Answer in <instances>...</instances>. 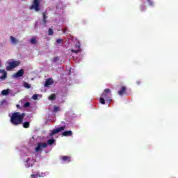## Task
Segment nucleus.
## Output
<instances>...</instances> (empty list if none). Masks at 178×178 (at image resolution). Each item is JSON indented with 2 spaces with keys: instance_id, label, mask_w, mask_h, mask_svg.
I'll use <instances>...</instances> for the list:
<instances>
[{
  "instance_id": "nucleus-1",
  "label": "nucleus",
  "mask_w": 178,
  "mask_h": 178,
  "mask_svg": "<svg viewBox=\"0 0 178 178\" xmlns=\"http://www.w3.org/2000/svg\"><path fill=\"white\" fill-rule=\"evenodd\" d=\"M26 113L20 112H15L10 116V122L13 126H19L23 124V119H24Z\"/></svg>"
},
{
  "instance_id": "nucleus-2",
  "label": "nucleus",
  "mask_w": 178,
  "mask_h": 178,
  "mask_svg": "<svg viewBox=\"0 0 178 178\" xmlns=\"http://www.w3.org/2000/svg\"><path fill=\"white\" fill-rule=\"evenodd\" d=\"M111 89L106 88L104 90V92L102 94L101 97L102 98H104L106 101L108 102H111L112 99H111Z\"/></svg>"
},
{
  "instance_id": "nucleus-3",
  "label": "nucleus",
  "mask_w": 178,
  "mask_h": 178,
  "mask_svg": "<svg viewBox=\"0 0 178 178\" xmlns=\"http://www.w3.org/2000/svg\"><path fill=\"white\" fill-rule=\"evenodd\" d=\"M30 10L34 9L35 12H40V0H33L32 5L29 8Z\"/></svg>"
},
{
  "instance_id": "nucleus-4",
  "label": "nucleus",
  "mask_w": 178,
  "mask_h": 178,
  "mask_svg": "<svg viewBox=\"0 0 178 178\" xmlns=\"http://www.w3.org/2000/svg\"><path fill=\"white\" fill-rule=\"evenodd\" d=\"M19 65H20V61L13 60V61L8 63V66H7L6 69L8 71H10V70H12V69H15V67H17V66H19Z\"/></svg>"
},
{
  "instance_id": "nucleus-5",
  "label": "nucleus",
  "mask_w": 178,
  "mask_h": 178,
  "mask_svg": "<svg viewBox=\"0 0 178 178\" xmlns=\"http://www.w3.org/2000/svg\"><path fill=\"white\" fill-rule=\"evenodd\" d=\"M66 129V125H64L63 127H58L57 129H53L51 133L49 134V136L52 137L53 136H55V134H58V133H60V131H63Z\"/></svg>"
},
{
  "instance_id": "nucleus-6",
  "label": "nucleus",
  "mask_w": 178,
  "mask_h": 178,
  "mask_svg": "<svg viewBox=\"0 0 178 178\" xmlns=\"http://www.w3.org/2000/svg\"><path fill=\"white\" fill-rule=\"evenodd\" d=\"M47 146L48 145H47L46 143H38V146L35 148V151H36V152H40V151H42L44 148H47Z\"/></svg>"
},
{
  "instance_id": "nucleus-7",
  "label": "nucleus",
  "mask_w": 178,
  "mask_h": 178,
  "mask_svg": "<svg viewBox=\"0 0 178 178\" xmlns=\"http://www.w3.org/2000/svg\"><path fill=\"white\" fill-rule=\"evenodd\" d=\"M23 74H24V70L21 69L13 74V77H15V79H19V77H23Z\"/></svg>"
},
{
  "instance_id": "nucleus-8",
  "label": "nucleus",
  "mask_w": 178,
  "mask_h": 178,
  "mask_svg": "<svg viewBox=\"0 0 178 178\" xmlns=\"http://www.w3.org/2000/svg\"><path fill=\"white\" fill-rule=\"evenodd\" d=\"M127 90V88H126V86H122L121 88V89L118 91V94L120 95V97H123V95H124Z\"/></svg>"
},
{
  "instance_id": "nucleus-9",
  "label": "nucleus",
  "mask_w": 178,
  "mask_h": 178,
  "mask_svg": "<svg viewBox=\"0 0 178 178\" xmlns=\"http://www.w3.org/2000/svg\"><path fill=\"white\" fill-rule=\"evenodd\" d=\"M42 15L43 18L42 24H47V23H48V20H47V19H48V16H47V12L42 13Z\"/></svg>"
},
{
  "instance_id": "nucleus-10",
  "label": "nucleus",
  "mask_w": 178,
  "mask_h": 178,
  "mask_svg": "<svg viewBox=\"0 0 178 178\" xmlns=\"http://www.w3.org/2000/svg\"><path fill=\"white\" fill-rule=\"evenodd\" d=\"M0 73H3V75L0 76L1 80H5L8 77V73H6L5 70H0Z\"/></svg>"
},
{
  "instance_id": "nucleus-11",
  "label": "nucleus",
  "mask_w": 178,
  "mask_h": 178,
  "mask_svg": "<svg viewBox=\"0 0 178 178\" xmlns=\"http://www.w3.org/2000/svg\"><path fill=\"white\" fill-rule=\"evenodd\" d=\"M72 135H73V132L72 131H65L62 134V136H63V137H69Z\"/></svg>"
},
{
  "instance_id": "nucleus-12",
  "label": "nucleus",
  "mask_w": 178,
  "mask_h": 178,
  "mask_svg": "<svg viewBox=\"0 0 178 178\" xmlns=\"http://www.w3.org/2000/svg\"><path fill=\"white\" fill-rule=\"evenodd\" d=\"M61 159H62V161H63V162H67V163H69V162H70V156H63L62 157H61Z\"/></svg>"
},
{
  "instance_id": "nucleus-13",
  "label": "nucleus",
  "mask_w": 178,
  "mask_h": 178,
  "mask_svg": "<svg viewBox=\"0 0 178 178\" xmlns=\"http://www.w3.org/2000/svg\"><path fill=\"white\" fill-rule=\"evenodd\" d=\"M51 84H52V79H48L44 83V86L48 87V86H51Z\"/></svg>"
},
{
  "instance_id": "nucleus-14",
  "label": "nucleus",
  "mask_w": 178,
  "mask_h": 178,
  "mask_svg": "<svg viewBox=\"0 0 178 178\" xmlns=\"http://www.w3.org/2000/svg\"><path fill=\"white\" fill-rule=\"evenodd\" d=\"M22 126L24 129H29V127H30V122L27 121L22 122Z\"/></svg>"
},
{
  "instance_id": "nucleus-15",
  "label": "nucleus",
  "mask_w": 178,
  "mask_h": 178,
  "mask_svg": "<svg viewBox=\"0 0 178 178\" xmlns=\"http://www.w3.org/2000/svg\"><path fill=\"white\" fill-rule=\"evenodd\" d=\"M10 41L11 42H13V44H17V42H19V40H17L15 37L13 36H10Z\"/></svg>"
},
{
  "instance_id": "nucleus-16",
  "label": "nucleus",
  "mask_w": 178,
  "mask_h": 178,
  "mask_svg": "<svg viewBox=\"0 0 178 178\" xmlns=\"http://www.w3.org/2000/svg\"><path fill=\"white\" fill-rule=\"evenodd\" d=\"M54 143H55V139H54V138L49 139L47 140L48 145H52L53 144H54Z\"/></svg>"
},
{
  "instance_id": "nucleus-17",
  "label": "nucleus",
  "mask_w": 178,
  "mask_h": 178,
  "mask_svg": "<svg viewBox=\"0 0 178 178\" xmlns=\"http://www.w3.org/2000/svg\"><path fill=\"white\" fill-rule=\"evenodd\" d=\"M49 99L50 101H54V99H56V95L55 94H51L49 97Z\"/></svg>"
},
{
  "instance_id": "nucleus-18",
  "label": "nucleus",
  "mask_w": 178,
  "mask_h": 178,
  "mask_svg": "<svg viewBox=\"0 0 178 178\" xmlns=\"http://www.w3.org/2000/svg\"><path fill=\"white\" fill-rule=\"evenodd\" d=\"M1 94L2 95H8L9 94V90H3Z\"/></svg>"
},
{
  "instance_id": "nucleus-19",
  "label": "nucleus",
  "mask_w": 178,
  "mask_h": 178,
  "mask_svg": "<svg viewBox=\"0 0 178 178\" xmlns=\"http://www.w3.org/2000/svg\"><path fill=\"white\" fill-rule=\"evenodd\" d=\"M24 87L25 88H31V86H30V84H29V83H27V82H24Z\"/></svg>"
},
{
  "instance_id": "nucleus-20",
  "label": "nucleus",
  "mask_w": 178,
  "mask_h": 178,
  "mask_svg": "<svg viewBox=\"0 0 178 178\" xmlns=\"http://www.w3.org/2000/svg\"><path fill=\"white\" fill-rule=\"evenodd\" d=\"M105 99L104 97H100L99 102L102 104V105H105Z\"/></svg>"
},
{
  "instance_id": "nucleus-21",
  "label": "nucleus",
  "mask_w": 178,
  "mask_h": 178,
  "mask_svg": "<svg viewBox=\"0 0 178 178\" xmlns=\"http://www.w3.org/2000/svg\"><path fill=\"white\" fill-rule=\"evenodd\" d=\"M30 42H31V44H37V40H35V38H32L30 40Z\"/></svg>"
},
{
  "instance_id": "nucleus-22",
  "label": "nucleus",
  "mask_w": 178,
  "mask_h": 178,
  "mask_svg": "<svg viewBox=\"0 0 178 178\" xmlns=\"http://www.w3.org/2000/svg\"><path fill=\"white\" fill-rule=\"evenodd\" d=\"M48 34H49V35H54V30L51 28L49 29Z\"/></svg>"
},
{
  "instance_id": "nucleus-23",
  "label": "nucleus",
  "mask_w": 178,
  "mask_h": 178,
  "mask_svg": "<svg viewBox=\"0 0 178 178\" xmlns=\"http://www.w3.org/2000/svg\"><path fill=\"white\" fill-rule=\"evenodd\" d=\"M32 99H34V101H37V99H38V95L34 94V95L32 96Z\"/></svg>"
},
{
  "instance_id": "nucleus-24",
  "label": "nucleus",
  "mask_w": 178,
  "mask_h": 178,
  "mask_svg": "<svg viewBox=\"0 0 178 178\" xmlns=\"http://www.w3.org/2000/svg\"><path fill=\"white\" fill-rule=\"evenodd\" d=\"M31 177H32V178H38V177H41V176L40 175H38V174H32L31 175Z\"/></svg>"
},
{
  "instance_id": "nucleus-25",
  "label": "nucleus",
  "mask_w": 178,
  "mask_h": 178,
  "mask_svg": "<svg viewBox=\"0 0 178 178\" xmlns=\"http://www.w3.org/2000/svg\"><path fill=\"white\" fill-rule=\"evenodd\" d=\"M30 106V102H26L24 104V108H29Z\"/></svg>"
},
{
  "instance_id": "nucleus-26",
  "label": "nucleus",
  "mask_w": 178,
  "mask_h": 178,
  "mask_svg": "<svg viewBox=\"0 0 178 178\" xmlns=\"http://www.w3.org/2000/svg\"><path fill=\"white\" fill-rule=\"evenodd\" d=\"M147 2H149L150 6H152L154 5V1H152V0H147Z\"/></svg>"
},
{
  "instance_id": "nucleus-27",
  "label": "nucleus",
  "mask_w": 178,
  "mask_h": 178,
  "mask_svg": "<svg viewBox=\"0 0 178 178\" xmlns=\"http://www.w3.org/2000/svg\"><path fill=\"white\" fill-rule=\"evenodd\" d=\"M58 111H59V107H58V106H54V112H58Z\"/></svg>"
},
{
  "instance_id": "nucleus-28",
  "label": "nucleus",
  "mask_w": 178,
  "mask_h": 178,
  "mask_svg": "<svg viewBox=\"0 0 178 178\" xmlns=\"http://www.w3.org/2000/svg\"><path fill=\"white\" fill-rule=\"evenodd\" d=\"M57 44H62V39H58L56 40Z\"/></svg>"
},
{
  "instance_id": "nucleus-29",
  "label": "nucleus",
  "mask_w": 178,
  "mask_h": 178,
  "mask_svg": "<svg viewBox=\"0 0 178 178\" xmlns=\"http://www.w3.org/2000/svg\"><path fill=\"white\" fill-rule=\"evenodd\" d=\"M79 50H72V52H74L75 54H77V52H79Z\"/></svg>"
},
{
  "instance_id": "nucleus-30",
  "label": "nucleus",
  "mask_w": 178,
  "mask_h": 178,
  "mask_svg": "<svg viewBox=\"0 0 178 178\" xmlns=\"http://www.w3.org/2000/svg\"><path fill=\"white\" fill-rule=\"evenodd\" d=\"M59 60V57H55L54 58V62H56V60Z\"/></svg>"
},
{
  "instance_id": "nucleus-31",
  "label": "nucleus",
  "mask_w": 178,
  "mask_h": 178,
  "mask_svg": "<svg viewBox=\"0 0 178 178\" xmlns=\"http://www.w3.org/2000/svg\"><path fill=\"white\" fill-rule=\"evenodd\" d=\"M136 84H137L138 86H140V84H141V81H136Z\"/></svg>"
},
{
  "instance_id": "nucleus-32",
  "label": "nucleus",
  "mask_w": 178,
  "mask_h": 178,
  "mask_svg": "<svg viewBox=\"0 0 178 178\" xmlns=\"http://www.w3.org/2000/svg\"><path fill=\"white\" fill-rule=\"evenodd\" d=\"M17 108H20V105L17 104Z\"/></svg>"
},
{
  "instance_id": "nucleus-33",
  "label": "nucleus",
  "mask_w": 178,
  "mask_h": 178,
  "mask_svg": "<svg viewBox=\"0 0 178 178\" xmlns=\"http://www.w3.org/2000/svg\"><path fill=\"white\" fill-rule=\"evenodd\" d=\"M77 48H80V45H76Z\"/></svg>"
},
{
  "instance_id": "nucleus-34",
  "label": "nucleus",
  "mask_w": 178,
  "mask_h": 178,
  "mask_svg": "<svg viewBox=\"0 0 178 178\" xmlns=\"http://www.w3.org/2000/svg\"><path fill=\"white\" fill-rule=\"evenodd\" d=\"M141 10L143 11V10H144L143 8H141Z\"/></svg>"
}]
</instances>
